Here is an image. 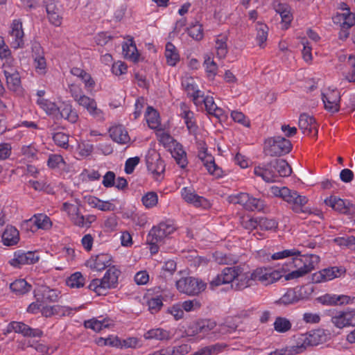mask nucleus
Returning <instances> with one entry per match:
<instances>
[{"label": "nucleus", "instance_id": "f257e3e1", "mask_svg": "<svg viewBox=\"0 0 355 355\" xmlns=\"http://www.w3.org/2000/svg\"><path fill=\"white\" fill-rule=\"evenodd\" d=\"M270 191L273 196L281 198L291 205V208L295 213L314 214L317 216L322 215L320 210L315 209L314 211H312L309 208L305 207V205L308 202V198L305 196L300 195L295 190H291L286 187H279L277 186H272L270 188Z\"/></svg>", "mask_w": 355, "mask_h": 355}, {"label": "nucleus", "instance_id": "f03ea898", "mask_svg": "<svg viewBox=\"0 0 355 355\" xmlns=\"http://www.w3.org/2000/svg\"><path fill=\"white\" fill-rule=\"evenodd\" d=\"M319 262V257L315 254H300L292 257L293 268L291 272L284 275L286 281L297 279L304 276L314 269L315 266Z\"/></svg>", "mask_w": 355, "mask_h": 355}, {"label": "nucleus", "instance_id": "7ed1b4c3", "mask_svg": "<svg viewBox=\"0 0 355 355\" xmlns=\"http://www.w3.org/2000/svg\"><path fill=\"white\" fill-rule=\"evenodd\" d=\"M80 202L78 198L72 201L64 202L61 210L66 213L70 221L80 228H89L96 220L94 214L83 215L80 209Z\"/></svg>", "mask_w": 355, "mask_h": 355}, {"label": "nucleus", "instance_id": "20e7f679", "mask_svg": "<svg viewBox=\"0 0 355 355\" xmlns=\"http://www.w3.org/2000/svg\"><path fill=\"white\" fill-rule=\"evenodd\" d=\"M121 271L115 266L110 267L101 279L91 281L88 288L98 295H105L108 289L115 288L118 285Z\"/></svg>", "mask_w": 355, "mask_h": 355}, {"label": "nucleus", "instance_id": "39448f33", "mask_svg": "<svg viewBox=\"0 0 355 355\" xmlns=\"http://www.w3.org/2000/svg\"><path fill=\"white\" fill-rule=\"evenodd\" d=\"M330 338V334L324 329H315L303 334L299 338L300 341L295 354L300 353L309 346H316L327 342Z\"/></svg>", "mask_w": 355, "mask_h": 355}, {"label": "nucleus", "instance_id": "423d86ee", "mask_svg": "<svg viewBox=\"0 0 355 355\" xmlns=\"http://www.w3.org/2000/svg\"><path fill=\"white\" fill-rule=\"evenodd\" d=\"M292 148L291 141L280 136L270 137L265 141L264 151L271 157L281 156L288 153Z\"/></svg>", "mask_w": 355, "mask_h": 355}, {"label": "nucleus", "instance_id": "0eeeda50", "mask_svg": "<svg viewBox=\"0 0 355 355\" xmlns=\"http://www.w3.org/2000/svg\"><path fill=\"white\" fill-rule=\"evenodd\" d=\"M286 272L284 268L273 269L270 267H259L253 270L254 282L268 286L279 281Z\"/></svg>", "mask_w": 355, "mask_h": 355}, {"label": "nucleus", "instance_id": "6e6552de", "mask_svg": "<svg viewBox=\"0 0 355 355\" xmlns=\"http://www.w3.org/2000/svg\"><path fill=\"white\" fill-rule=\"evenodd\" d=\"M206 286L202 280L192 277L181 278L176 282L177 289L189 295H198L205 289Z\"/></svg>", "mask_w": 355, "mask_h": 355}, {"label": "nucleus", "instance_id": "1a4fd4ad", "mask_svg": "<svg viewBox=\"0 0 355 355\" xmlns=\"http://www.w3.org/2000/svg\"><path fill=\"white\" fill-rule=\"evenodd\" d=\"M181 196L187 203L196 208L206 209L211 207L209 200L203 196H199L192 187H183L181 189Z\"/></svg>", "mask_w": 355, "mask_h": 355}, {"label": "nucleus", "instance_id": "9d476101", "mask_svg": "<svg viewBox=\"0 0 355 355\" xmlns=\"http://www.w3.org/2000/svg\"><path fill=\"white\" fill-rule=\"evenodd\" d=\"M9 36L10 37V44L15 49L23 48L24 46V32L23 29V23L21 19H13L9 28Z\"/></svg>", "mask_w": 355, "mask_h": 355}, {"label": "nucleus", "instance_id": "9b49d317", "mask_svg": "<svg viewBox=\"0 0 355 355\" xmlns=\"http://www.w3.org/2000/svg\"><path fill=\"white\" fill-rule=\"evenodd\" d=\"M324 203L340 214L354 216L355 212V205L349 200H343L336 196H330L324 200Z\"/></svg>", "mask_w": 355, "mask_h": 355}, {"label": "nucleus", "instance_id": "f8f14e48", "mask_svg": "<svg viewBox=\"0 0 355 355\" xmlns=\"http://www.w3.org/2000/svg\"><path fill=\"white\" fill-rule=\"evenodd\" d=\"M148 171L158 180L165 170L164 161L160 158V155L155 150H150L148 153L146 157Z\"/></svg>", "mask_w": 355, "mask_h": 355}, {"label": "nucleus", "instance_id": "ddd939ff", "mask_svg": "<svg viewBox=\"0 0 355 355\" xmlns=\"http://www.w3.org/2000/svg\"><path fill=\"white\" fill-rule=\"evenodd\" d=\"M324 109L332 114L340 110V94L338 89L328 88L322 93Z\"/></svg>", "mask_w": 355, "mask_h": 355}, {"label": "nucleus", "instance_id": "4468645a", "mask_svg": "<svg viewBox=\"0 0 355 355\" xmlns=\"http://www.w3.org/2000/svg\"><path fill=\"white\" fill-rule=\"evenodd\" d=\"M40 259L36 251L24 252L17 250L15 252L13 257L9 261V263L15 268H20L24 265H31L37 263Z\"/></svg>", "mask_w": 355, "mask_h": 355}, {"label": "nucleus", "instance_id": "2eb2a0df", "mask_svg": "<svg viewBox=\"0 0 355 355\" xmlns=\"http://www.w3.org/2000/svg\"><path fill=\"white\" fill-rule=\"evenodd\" d=\"M173 223L171 220H165L153 226L149 232V236L153 237L155 241H162L165 238L173 234L175 230Z\"/></svg>", "mask_w": 355, "mask_h": 355}, {"label": "nucleus", "instance_id": "dca6fc26", "mask_svg": "<svg viewBox=\"0 0 355 355\" xmlns=\"http://www.w3.org/2000/svg\"><path fill=\"white\" fill-rule=\"evenodd\" d=\"M12 331L26 337L40 338L43 335L42 331L40 329H33L24 322L17 321L11 322L7 326L6 332Z\"/></svg>", "mask_w": 355, "mask_h": 355}, {"label": "nucleus", "instance_id": "f3484780", "mask_svg": "<svg viewBox=\"0 0 355 355\" xmlns=\"http://www.w3.org/2000/svg\"><path fill=\"white\" fill-rule=\"evenodd\" d=\"M236 275H238V266L225 268L220 274L210 282L211 288L214 289L216 286L233 282L235 284Z\"/></svg>", "mask_w": 355, "mask_h": 355}, {"label": "nucleus", "instance_id": "a211bd4d", "mask_svg": "<svg viewBox=\"0 0 355 355\" xmlns=\"http://www.w3.org/2000/svg\"><path fill=\"white\" fill-rule=\"evenodd\" d=\"M77 104L84 109L94 119L98 121H103L105 119V114L100 108L98 107L95 99L89 96H82L77 101Z\"/></svg>", "mask_w": 355, "mask_h": 355}, {"label": "nucleus", "instance_id": "6ab92c4d", "mask_svg": "<svg viewBox=\"0 0 355 355\" xmlns=\"http://www.w3.org/2000/svg\"><path fill=\"white\" fill-rule=\"evenodd\" d=\"M201 103H203L205 107V110L208 114L212 115L219 121H225L227 119L228 114L223 108L218 107L214 102V99L211 96L203 95V97H200Z\"/></svg>", "mask_w": 355, "mask_h": 355}, {"label": "nucleus", "instance_id": "aec40b11", "mask_svg": "<svg viewBox=\"0 0 355 355\" xmlns=\"http://www.w3.org/2000/svg\"><path fill=\"white\" fill-rule=\"evenodd\" d=\"M112 263V257L110 254L101 253L91 257L86 262V266L92 270L102 271L110 267Z\"/></svg>", "mask_w": 355, "mask_h": 355}, {"label": "nucleus", "instance_id": "412c9836", "mask_svg": "<svg viewBox=\"0 0 355 355\" xmlns=\"http://www.w3.org/2000/svg\"><path fill=\"white\" fill-rule=\"evenodd\" d=\"M198 156L211 175L217 178L223 177V171L222 168L216 164L214 158L207 152L206 149L200 150Z\"/></svg>", "mask_w": 355, "mask_h": 355}, {"label": "nucleus", "instance_id": "4be33fe9", "mask_svg": "<svg viewBox=\"0 0 355 355\" xmlns=\"http://www.w3.org/2000/svg\"><path fill=\"white\" fill-rule=\"evenodd\" d=\"M182 86L187 94L192 98L193 102L196 105L201 104L200 97H203V94L198 89L195 80L192 77L186 76L183 78Z\"/></svg>", "mask_w": 355, "mask_h": 355}, {"label": "nucleus", "instance_id": "5701e85b", "mask_svg": "<svg viewBox=\"0 0 355 355\" xmlns=\"http://www.w3.org/2000/svg\"><path fill=\"white\" fill-rule=\"evenodd\" d=\"M299 127L305 135L315 137L318 135V124L315 119L306 114L300 116Z\"/></svg>", "mask_w": 355, "mask_h": 355}, {"label": "nucleus", "instance_id": "b1692460", "mask_svg": "<svg viewBox=\"0 0 355 355\" xmlns=\"http://www.w3.org/2000/svg\"><path fill=\"white\" fill-rule=\"evenodd\" d=\"M64 119L70 123H75L78 119L76 111L72 105L67 102H62L58 105V111L55 116V120Z\"/></svg>", "mask_w": 355, "mask_h": 355}, {"label": "nucleus", "instance_id": "393cba45", "mask_svg": "<svg viewBox=\"0 0 355 355\" xmlns=\"http://www.w3.org/2000/svg\"><path fill=\"white\" fill-rule=\"evenodd\" d=\"M32 51L36 72L38 74L44 75L46 72V62L42 46L37 43H34L32 45Z\"/></svg>", "mask_w": 355, "mask_h": 355}, {"label": "nucleus", "instance_id": "a878e982", "mask_svg": "<svg viewBox=\"0 0 355 355\" xmlns=\"http://www.w3.org/2000/svg\"><path fill=\"white\" fill-rule=\"evenodd\" d=\"M254 283L253 270L243 272V270L238 266V275L235 280L234 287L237 290H243L253 285Z\"/></svg>", "mask_w": 355, "mask_h": 355}, {"label": "nucleus", "instance_id": "bb28decb", "mask_svg": "<svg viewBox=\"0 0 355 355\" xmlns=\"http://www.w3.org/2000/svg\"><path fill=\"white\" fill-rule=\"evenodd\" d=\"M340 275V270L336 267L328 268L313 274L312 280L314 283H322L332 280Z\"/></svg>", "mask_w": 355, "mask_h": 355}, {"label": "nucleus", "instance_id": "cd10ccee", "mask_svg": "<svg viewBox=\"0 0 355 355\" xmlns=\"http://www.w3.org/2000/svg\"><path fill=\"white\" fill-rule=\"evenodd\" d=\"M273 163L270 162L266 164L257 166L254 168L255 175L261 177L266 182H275L277 177L275 172L272 170Z\"/></svg>", "mask_w": 355, "mask_h": 355}, {"label": "nucleus", "instance_id": "c85d7f7f", "mask_svg": "<svg viewBox=\"0 0 355 355\" xmlns=\"http://www.w3.org/2000/svg\"><path fill=\"white\" fill-rule=\"evenodd\" d=\"M20 240L19 232L16 227L7 225L1 235V241L6 246L10 247L17 245Z\"/></svg>", "mask_w": 355, "mask_h": 355}, {"label": "nucleus", "instance_id": "c756f323", "mask_svg": "<svg viewBox=\"0 0 355 355\" xmlns=\"http://www.w3.org/2000/svg\"><path fill=\"white\" fill-rule=\"evenodd\" d=\"M109 133L111 139L119 144H127L130 141L128 131L121 125L111 127Z\"/></svg>", "mask_w": 355, "mask_h": 355}, {"label": "nucleus", "instance_id": "7c9ffc66", "mask_svg": "<svg viewBox=\"0 0 355 355\" xmlns=\"http://www.w3.org/2000/svg\"><path fill=\"white\" fill-rule=\"evenodd\" d=\"M319 301L324 305H343L349 304L350 297L346 295L327 293L320 297Z\"/></svg>", "mask_w": 355, "mask_h": 355}, {"label": "nucleus", "instance_id": "2f4dec72", "mask_svg": "<svg viewBox=\"0 0 355 355\" xmlns=\"http://www.w3.org/2000/svg\"><path fill=\"white\" fill-rule=\"evenodd\" d=\"M300 291V290L297 288H289L275 303L277 305L288 306L297 302L302 298Z\"/></svg>", "mask_w": 355, "mask_h": 355}, {"label": "nucleus", "instance_id": "473e14b6", "mask_svg": "<svg viewBox=\"0 0 355 355\" xmlns=\"http://www.w3.org/2000/svg\"><path fill=\"white\" fill-rule=\"evenodd\" d=\"M33 223L36 229L48 230L52 227V222L50 218L44 214H35L31 218L24 221V225Z\"/></svg>", "mask_w": 355, "mask_h": 355}, {"label": "nucleus", "instance_id": "72a5a7b5", "mask_svg": "<svg viewBox=\"0 0 355 355\" xmlns=\"http://www.w3.org/2000/svg\"><path fill=\"white\" fill-rule=\"evenodd\" d=\"M168 150L181 168H184L187 165V153L180 143L178 142Z\"/></svg>", "mask_w": 355, "mask_h": 355}, {"label": "nucleus", "instance_id": "f704fd0d", "mask_svg": "<svg viewBox=\"0 0 355 355\" xmlns=\"http://www.w3.org/2000/svg\"><path fill=\"white\" fill-rule=\"evenodd\" d=\"M46 10L49 21L55 26H60L62 17L60 8L54 3L51 2L47 3Z\"/></svg>", "mask_w": 355, "mask_h": 355}, {"label": "nucleus", "instance_id": "c9c22d12", "mask_svg": "<svg viewBox=\"0 0 355 355\" xmlns=\"http://www.w3.org/2000/svg\"><path fill=\"white\" fill-rule=\"evenodd\" d=\"M202 326H203V329H202L200 334V338L202 340L205 338H218V335L216 334V331H215L216 324L214 321L211 320H202Z\"/></svg>", "mask_w": 355, "mask_h": 355}, {"label": "nucleus", "instance_id": "e433bc0d", "mask_svg": "<svg viewBox=\"0 0 355 355\" xmlns=\"http://www.w3.org/2000/svg\"><path fill=\"white\" fill-rule=\"evenodd\" d=\"M112 324V321L108 318H92L85 322V327L91 329L94 331H100L105 328L109 327Z\"/></svg>", "mask_w": 355, "mask_h": 355}, {"label": "nucleus", "instance_id": "4c0bfd02", "mask_svg": "<svg viewBox=\"0 0 355 355\" xmlns=\"http://www.w3.org/2000/svg\"><path fill=\"white\" fill-rule=\"evenodd\" d=\"M122 49L123 54L126 59L134 62H138L139 54L132 40H130L125 42L122 46Z\"/></svg>", "mask_w": 355, "mask_h": 355}, {"label": "nucleus", "instance_id": "58836bf2", "mask_svg": "<svg viewBox=\"0 0 355 355\" xmlns=\"http://www.w3.org/2000/svg\"><path fill=\"white\" fill-rule=\"evenodd\" d=\"M349 309L340 311L332 315L331 321L335 327L343 329L349 326Z\"/></svg>", "mask_w": 355, "mask_h": 355}, {"label": "nucleus", "instance_id": "ea45409f", "mask_svg": "<svg viewBox=\"0 0 355 355\" xmlns=\"http://www.w3.org/2000/svg\"><path fill=\"white\" fill-rule=\"evenodd\" d=\"M202 329H203L202 320L193 322L185 330V336L191 338L189 339L191 341L198 342L202 340L200 338Z\"/></svg>", "mask_w": 355, "mask_h": 355}, {"label": "nucleus", "instance_id": "a19ab883", "mask_svg": "<svg viewBox=\"0 0 355 355\" xmlns=\"http://www.w3.org/2000/svg\"><path fill=\"white\" fill-rule=\"evenodd\" d=\"M145 118L150 128L159 130L161 125L159 114L153 107H147Z\"/></svg>", "mask_w": 355, "mask_h": 355}, {"label": "nucleus", "instance_id": "79ce46f5", "mask_svg": "<svg viewBox=\"0 0 355 355\" xmlns=\"http://www.w3.org/2000/svg\"><path fill=\"white\" fill-rule=\"evenodd\" d=\"M37 104L47 115L55 119L58 105H56L54 102L44 98H37Z\"/></svg>", "mask_w": 355, "mask_h": 355}, {"label": "nucleus", "instance_id": "37998d69", "mask_svg": "<svg viewBox=\"0 0 355 355\" xmlns=\"http://www.w3.org/2000/svg\"><path fill=\"white\" fill-rule=\"evenodd\" d=\"M146 340L155 339L158 340H165L171 338L170 331L162 328L152 329L148 331L144 335Z\"/></svg>", "mask_w": 355, "mask_h": 355}, {"label": "nucleus", "instance_id": "c03bdc74", "mask_svg": "<svg viewBox=\"0 0 355 355\" xmlns=\"http://www.w3.org/2000/svg\"><path fill=\"white\" fill-rule=\"evenodd\" d=\"M275 9L280 15L282 21L285 24V28H287L293 19L290 6L287 4L278 3L275 6Z\"/></svg>", "mask_w": 355, "mask_h": 355}, {"label": "nucleus", "instance_id": "a18cd8bd", "mask_svg": "<svg viewBox=\"0 0 355 355\" xmlns=\"http://www.w3.org/2000/svg\"><path fill=\"white\" fill-rule=\"evenodd\" d=\"M182 112L180 116L184 119V123L190 133H194L197 130L196 122L193 120L194 114L182 105L181 106Z\"/></svg>", "mask_w": 355, "mask_h": 355}, {"label": "nucleus", "instance_id": "49530a36", "mask_svg": "<svg viewBox=\"0 0 355 355\" xmlns=\"http://www.w3.org/2000/svg\"><path fill=\"white\" fill-rule=\"evenodd\" d=\"M10 288L16 295H22L31 291V285L29 284L25 279H19L15 280L10 284Z\"/></svg>", "mask_w": 355, "mask_h": 355}, {"label": "nucleus", "instance_id": "de8ad7c7", "mask_svg": "<svg viewBox=\"0 0 355 355\" xmlns=\"http://www.w3.org/2000/svg\"><path fill=\"white\" fill-rule=\"evenodd\" d=\"M227 36L225 35H220L216 39L215 49L216 56L219 59L224 58L227 53Z\"/></svg>", "mask_w": 355, "mask_h": 355}, {"label": "nucleus", "instance_id": "09e8293b", "mask_svg": "<svg viewBox=\"0 0 355 355\" xmlns=\"http://www.w3.org/2000/svg\"><path fill=\"white\" fill-rule=\"evenodd\" d=\"M165 57L166 62L170 66H175L180 60L179 53L175 46L171 42H168L166 45Z\"/></svg>", "mask_w": 355, "mask_h": 355}, {"label": "nucleus", "instance_id": "8fccbe9b", "mask_svg": "<svg viewBox=\"0 0 355 355\" xmlns=\"http://www.w3.org/2000/svg\"><path fill=\"white\" fill-rule=\"evenodd\" d=\"M273 327L277 333L284 334L291 329L292 323L288 318L279 316L275 318Z\"/></svg>", "mask_w": 355, "mask_h": 355}, {"label": "nucleus", "instance_id": "3c124183", "mask_svg": "<svg viewBox=\"0 0 355 355\" xmlns=\"http://www.w3.org/2000/svg\"><path fill=\"white\" fill-rule=\"evenodd\" d=\"M66 284L71 288H80L84 286L85 279L80 272H76L67 279Z\"/></svg>", "mask_w": 355, "mask_h": 355}, {"label": "nucleus", "instance_id": "603ef678", "mask_svg": "<svg viewBox=\"0 0 355 355\" xmlns=\"http://www.w3.org/2000/svg\"><path fill=\"white\" fill-rule=\"evenodd\" d=\"M21 153L24 159L28 162H33L38 159V150L33 144L23 146L21 148Z\"/></svg>", "mask_w": 355, "mask_h": 355}, {"label": "nucleus", "instance_id": "864d4df0", "mask_svg": "<svg viewBox=\"0 0 355 355\" xmlns=\"http://www.w3.org/2000/svg\"><path fill=\"white\" fill-rule=\"evenodd\" d=\"M40 292L42 293L44 302H57L60 295V291L58 290L50 288L46 286H42Z\"/></svg>", "mask_w": 355, "mask_h": 355}, {"label": "nucleus", "instance_id": "5fc2aeb1", "mask_svg": "<svg viewBox=\"0 0 355 355\" xmlns=\"http://www.w3.org/2000/svg\"><path fill=\"white\" fill-rule=\"evenodd\" d=\"M141 200L146 209H152L158 203V195L155 191H148L142 196Z\"/></svg>", "mask_w": 355, "mask_h": 355}, {"label": "nucleus", "instance_id": "6e6d98bb", "mask_svg": "<svg viewBox=\"0 0 355 355\" xmlns=\"http://www.w3.org/2000/svg\"><path fill=\"white\" fill-rule=\"evenodd\" d=\"M46 164L48 167L51 169L64 168L66 166V162L62 155L50 154Z\"/></svg>", "mask_w": 355, "mask_h": 355}, {"label": "nucleus", "instance_id": "4d7b16f0", "mask_svg": "<svg viewBox=\"0 0 355 355\" xmlns=\"http://www.w3.org/2000/svg\"><path fill=\"white\" fill-rule=\"evenodd\" d=\"M273 168L281 177H287L291 175L292 169L284 159H277L273 164Z\"/></svg>", "mask_w": 355, "mask_h": 355}, {"label": "nucleus", "instance_id": "13d9d810", "mask_svg": "<svg viewBox=\"0 0 355 355\" xmlns=\"http://www.w3.org/2000/svg\"><path fill=\"white\" fill-rule=\"evenodd\" d=\"M157 136L160 143L169 150L171 148L175 146L178 143L168 133L164 132L159 129L157 130Z\"/></svg>", "mask_w": 355, "mask_h": 355}, {"label": "nucleus", "instance_id": "bf43d9fd", "mask_svg": "<svg viewBox=\"0 0 355 355\" xmlns=\"http://www.w3.org/2000/svg\"><path fill=\"white\" fill-rule=\"evenodd\" d=\"M8 87L10 90L17 92L21 88V80L18 71L5 75Z\"/></svg>", "mask_w": 355, "mask_h": 355}, {"label": "nucleus", "instance_id": "052dcab7", "mask_svg": "<svg viewBox=\"0 0 355 355\" xmlns=\"http://www.w3.org/2000/svg\"><path fill=\"white\" fill-rule=\"evenodd\" d=\"M257 36L256 40L260 46L267 40L268 28L266 24L257 22L256 24Z\"/></svg>", "mask_w": 355, "mask_h": 355}, {"label": "nucleus", "instance_id": "680f3d73", "mask_svg": "<svg viewBox=\"0 0 355 355\" xmlns=\"http://www.w3.org/2000/svg\"><path fill=\"white\" fill-rule=\"evenodd\" d=\"M206 73L209 78H214L218 71V65L209 55H206L204 60Z\"/></svg>", "mask_w": 355, "mask_h": 355}, {"label": "nucleus", "instance_id": "e2e57ef3", "mask_svg": "<svg viewBox=\"0 0 355 355\" xmlns=\"http://www.w3.org/2000/svg\"><path fill=\"white\" fill-rule=\"evenodd\" d=\"M300 252L295 248L283 250L271 254L270 258L272 261L284 259L288 257L300 254Z\"/></svg>", "mask_w": 355, "mask_h": 355}, {"label": "nucleus", "instance_id": "0e129e2a", "mask_svg": "<svg viewBox=\"0 0 355 355\" xmlns=\"http://www.w3.org/2000/svg\"><path fill=\"white\" fill-rule=\"evenodd\" d=\"M189 35L196 40H200L203 38V29L202 25L196 21L194 24H191L188 28Z\"/></svg>", "mask_w": 355, "mask_h": 355}, {"label": "nucleus", "instance_id": "69168bd1", "mask_svg": "<svg viewBox=\"0 0 355 355\" xmlns=\"http://www.w3.org/2000/svg\"><path fill=\"white\" fill-rule=\"evenodd\" d=\"M249 194L246 193H239L230 195L228 197V201L230 203L239 204L245 208L248 200H249Z\"/></svg>", "mask_w": 355, "mask_h": 355}, {"label": "nucleus", "instance_id": "338daca9", "mask_svg": "<svg viewBox=\"0 0 355 355\" xmlns=\"http://www.w3.org/2000/svg\"><path fill=\"white\" fill-rule=\"evenodd\" d=\"M264 207L265 204L263 200L250 196L249 200H248L245 209L249 211H261L263 209Z\"/></svg>", "mask_w": 355, "mask_h": 355}, {"label": "nucleus", "instance_id": "774afa93", "mask_svg": "<svg viewBox=\"0 0 355 355\" xmlns=\"http://www.w3.org/2000/svg\"><path fill=\"white\" fill-rule=\"evenodd\" d=\"M3 60L4 61L2 65V68L4 75H9L17 71L16 62L11 55L4 58Z\"/></svg>", "mask_w": 355, "mask_h": 355}]
</instances>
